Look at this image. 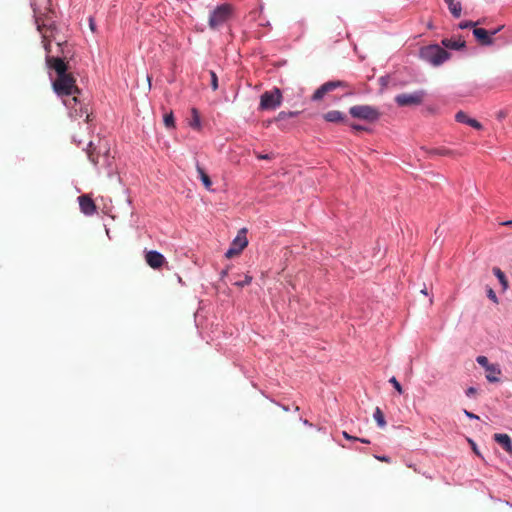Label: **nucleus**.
Here are the masks:
<instances>
[{
  "instance_id": "39448f33",
  "label": "nucleus",
  "mask_w": 512,
  "mask_h": 512,
  "mask_svg": "<svg viewBox=\"0 0 512 512\" xmlns=\"http://www.w3.org/2000/svg\"><path fill=\"white\" fill-rule=\"evenodd\" d=\"M233 14V8L230 4L224 3L217 6L209 16V27L218 29L223 26Z\"/></svg>"
},
{
  "instance_id": "f3484780",
  "label": "nucleus",
  "mask_w": 512,
  "mask_h": 512,
  "mask_svg": "<svg viewBox=\"0 0 512 512\" xmlns=\"http://www.w3.org/2000/svg\"><path fill=\"white\" fill-rule=\"evenodd\" d=\"M442 44L444 47H446L448 49L458 50L465 46V41L461 40L460 38H458V39L445 38L442 40Z\"/></svg>"
},
{
  "instance_id": "e433bc0d",
  "label": "nucleus",
  "mask_w": 512,
  "mask_h": 512,
  "mask_svg": "<svg viewBox=\"0 0 512 512\" xmlns=\"http://www.w3.org/2000/svg\"><path fill=\"white\" fill-rule=\"evenodd\" d=\"M464 414H465L468 418H470V419H479V416H478V415H476V414H474V413H472V412H469V411H467V410H464Z\"/></svg>"
},
{
  "instance_id": "aec40b11",
  "label": "nucleus",
  "mask_w": 512,
  "mask_h": 512,
  "mask_svg": "<svg viewBox=\"0 0 512 512\" xmlns=\"http://www.w3.org/2000/svg\"><path fill=\"white\" fill-rule=\"evenodd\" d=\"M196 170L198 172V175L205 186L207 190H211L212 187V181L209 177V175L205 172V170L197 163Z\"/></svg>"
},
{
  "instance_id": "a878e982",
  "label": "nucleus",
  "mask_w": 512,
  "mask_h": 512,
  "mask_svg": "<svg viewBox=\"0 0 512 512\" xmlns=\"http://www.w3.org/2000/svg\"><path fill=\"white\" fill-rule=\"evenodd\" d=\"M192 114H193V119L190 122V125L194 128H199L200 127V117L195 108L192 109Z\"/></svg>"
},
{
  "instance_id": "f704fd0d",
  "label": "nucleus",
  "mask_w": 512,
  "mask_h": 512,
  "mask_svg": "<svg viewBox=\"0 0 512 512\" xmlns=\"http://www.w3.org/2000/svg\"><path fill=\"white\" fill-rule=\"evenodd\" d=\"M507 114L508 113H507L506 110H500V111L497 112L496 117H497L498 120H503L504 118L507 117Z\"/></svg>"
},
{
  "instance_id": "bb28decb",
  "label": "nucleus",
  "mask_w": 512,
  "mask_h": 512,
  "mask_svg": "<svg viewBox=\"0 0 512 512\" xmlns=\"http://www.w3.org/2000/svg\"><path fill=\"white\" fill-rule=\"evenodd\" d=\"M476 361H477V363H478L479 365H481L482 367H484L486 371H487V370H488V368L492 365V364H490V363H489V361H488L487 357H485V356H478V357H477V359H476Z\"/></svg>"
},
{
  "instance_id": "a19ab883",
  "label": "nucleus",
  "mask_w": 512,
  "mask_h": 512,
  "mask_svg": "<svg viewBox=\"0 0 512 512\" xmlns=\"http://www.w3.org/2000/svg\"><path fill=\"white\" fill-rule=\"evenodd\" d=\"M228 274V271L225 269L221 272V276L225 277Z\"/></svg>"
},
{
  "instance_id": "58836bf2",
  "label": "nucleus",
  "mask_w": 512,
  "mask_h": 512,
  "mask_svg": "<svg viewBox=\"0 0 512 512\" xmlns=\"http://www.w3.org/2000/svg\"><path fill=\"white\" fill-rule=\"evenodd\" d=\"M477 392L476 388L474 387H469L467 390H466V395L468 397H471L472 395H474L475 393Z\"/></svg>"
},
{
  "instance_id": "4c0bfd02",
  "label": "nucleus",
  "mask_w": 512,
  "mask_h": 512,
  "mask_svg": "<svg viewBox=\"0 0 512 512\" xmlns=\"http://www.w3.org/2000/svg\"><path fill=\"white\" fill-rule=\"evenodd\" d=\"M375 458L381 462L390 463L391 459L388 456H375Z\"/></svg>"
},
{
  "instance_id": "37998d69",
  "label": "nucleus",
  "mask_w": 512,
  "mask_h": 512,
  "mask_svg": "<svg viewBox=\"0 0 512 512\" xmlns=\"http://www.w3.org/2000/svg\"><path fill=\"white\" fill-rule=\"evenodd\" d=\"M503 225H512V220L504 222Z\"/></svg>"
},
{
  "instance_id": "473e14b6",
  "label": "nucleus",
  "mask_w": 512,
  "mask_h": 512,
  "mask_svg": "<svg viewBox=\"0 0 512 512\" xmlns=\"http://www.w3.org/2000/svg\"><path fill=\"white\" fill-rule=\"evenodd\" d=\"M255 155L260 160H270L273 158V154H262V153L255 152Z\"/></svg>"
},
{
  "instance_id": "f03ea898",
  "label": "nucleus",
  "mask_w": 512,
  "mask_h": 512,
  "mask_svg": "<svg viewBox=\"0 0 512 512\" xmlns=\"http://www.w3.org/2000/svg\"><path fill=\"white\" fill-rule=\"evenodd\" d=\"M52 87L58 96H73L70 100L64 102L66 106L72 107V103H77L76 95L80 93V90L76 85L75 77L71 73L56 77L52 82Z\"/></svg>"
},
{
  "instance_id": "79ce46f5",
  "label": "nucleus",
  "mask_w": 512,
  "mask_h": 512,
  "mask_svg": "<svg viewBox=\"0 0 512 512\" xmlns=\"http://www.w3.org/2000/svg\"><path fill=\"white\" fill-rule=\"evenodd\" d=\"M471 444H472V446H473V450L475 451V453L479 454V453H478V451H477V448H476L475 444H474L472 441H471Z\"/></svg>"
},
{
  "instance_id": "6ab92c4d",
  "label": "nucleus",
  "mask_w": 512,
  "mask_h": 512,
  "mask_svg": "<svg viewBox=\"0 0 512 512\" xmlns=\"http://www.w3.org/2000/svg\"><path fill=\"white\" fill-rule=\"evenodd\" d=\"M444 2L447 4L450 13L455 18H459L461 16L462 6L460 2L455 0H444Z\"/></svg>"
},
{
  "instance_id": "f8f14e48",
  "label": "nucleus",
  "mask_w": 512,
  "mask_h": 512,
  "mask_svg": "<svg viewBox=\"0 0 512 512\" xmlns=\"http://www.w3.org/2000/svg\"><path fill=\"white\" fill-rule=\"evenodd\" d=\"M79 206L82 213L91 216L96 212V205L93 199L88 195H81L79 198Z\"/></svg>"
},
{
  "instance_id": "4468645a",
  "label": "nucleus",
  "mask_w": 512,
  "mask_h": 512,
  "mask_svg": "<svg viewBox=\"0 0 512 512\" xmlns=\"http://www.w3.org/2000/svg\"><path fill=\"white\" fill-rule=\"evenodd\" d=\"M455 119L459 123L467 124L474 129L481 130L483 128L482 124L476 119L470 118L465 112L459 111L455 115Z\"/></svg>"
},
{
  "instance_id": "72a5a7b5",
  "label": "nucleus",
  "mask_w": 512,
  "mask_h": 512,
  "mask_svg": "<svg viewBox=\"0 0 512 512\" xmlns=\"http://www.w3.org/2000/svg\"><path fill=\"white\" fill-rule=\"evenodd\" d=\"M475 25H476V23L473 22V21H465V22H461L459 24V28L460 29H466L468 27H474Z\"/></svg>"
},
{
  "instance_id": "ea45409f",
  "label": "nucleus",
  "mask_w": 512,
  "mask_h": 512,
  "mask_svg": "<svg viewBox=\"0 0 512 512\" xmlns=\"http://www.w3.org/2000/svg\"><path fill=\"white\" fill-rule=\"evenodd\" d=\"M354 93H355L354 90L349 89L344 95L349 96V95H353Z\"/></svg>"
},
{
  "instance_id": "c85d7f7f",
  "label": "nucleus",
  "mask_w": 512,
  "mask_h": 512,
  "mask_svg": "<svg viewBox=\"0 0 512 512\" xmlns=\"http://www.w3.org/2000/svg\"><path fill=\"white\" fill-rule=\"evenodd\" d=\"M389 382L393 385V387L395 388V390H396L399 394H402V393H403L402 386H401V384L398 382V380H397L395 377H391V378L389 379Z\"/></svg>"
},
{
  "instance_id": "20e7f679",
  "label": "nucleus",
  "mask_w": 512,
  "mask_h": 512,
  "mask_svg": "<svg viewBox=\"0 0 512 512\" xmlns=\"http://www.w3.org/2000/svg\"><path fill=\"white\" fill-rule=\"evenodd\" d=\"M419 54L422 60L432 64L433 66L441 65L450 56L445 49L437 44L422 47Z\"/></svg>"
},
{
  "instance_id": "412c9836",
  "label": "nucleus",
  "mask_w": 512,
  "mask_h": 512,
  "mask_svg": "<svg viewBox=\"0 0 512 512\" xmlns=\"http://www.w3.org/2000/svg\"><path fill=\"white\" fill-rule=\"evenodd\" d=\"M493 273L498 278L500 284L502 285L503 290H506L509 285H508V280H507L505 274L503 273V271L498 267H494Z\"/></svg>"
},
{
  "instance_id": "6e6552de",
  "label": "nucleus",
  "mask_w": 512,
  "mask_h": 512,
  "mask_svg": "<svg viewBox=\"0 0 512 512\" xmlns=\"http://www.w3.org/2000/svg\"><path fill=\"white\" fill-rule=\"evenodd\" d=\"M426 93L424 90H418L413 93H402L395 96V102L398 106H414L422 104Z\"/></svg>"
},
{
  "instance_id": "2eb2a0df",
  "label": "nucleus",
  "mask_w": 512,
  "mask_h": 512,
  "mask_svg": "<svg viewBox=\"0 0 512 512\" xmlns=\"http://www.w3.org/2000/svg\"><path fill=\"white\" fill-rule=\"evenodd\" d=\"M493 438L506 452L512 454V441L509 435L496 433Z\"/></svg>"
},
{
  "instance_id": "1a4fd4ad",
  "label": "nucleus",
  "mask_w": 512,
  "mask_h": 512,
  "mask_svg": "<svg viewBox=\"0 0 512 512\" xmlns=\"http://www.w3.org/2000/svg\"><path fill=\"white\" fill-rule=\"evenodd\" d=\"M337 88H349V84L341 80L328 81L322 84L312 95L313 101H320L323 97Z\"/></svg>"
},
{
  "instance_id": "9b49d317",
  "label": "nucleus",
  "mask_w": 512,
  "mask_h": 512,
  "mask_svg": "<svg viewBox=\"0 0 512 512\" xmlns=\"http://www.w3.org/2000/svg\"><path fill=\"white\" fill-rule=\"evenodd\" d=\"M145 260L152 269H160L166 262L165 257L154 250L146 252Z\"/></svg>"
},
{
  "instance_id": "a18cd8bd",
  "label": "nucleus",
  "mask_w": 512,
  "mask_h": 512,
  "mask_svg": "<svg viewBox=\"0 0 512 512\" xmlns=\"http://www.w3.org/2000/svg\"><path fill=\"white\" fill-rule=\"evenodd\" d=\"M421 292H422L423 294H425V295L427 294V290H426V289H423Z\"/></svg>"
},
{
  "instance_id": "393cba45",
  "label": "nucleus",
  "mask_w": 512,
  "mask_h": 512,
  "mask_svg": "<svg viewBox=\"0 0 512 512\" xmlns=\"http://www.w3.org/2000/svg\"><path fill=\"white\" fill-rule=\"evenodd\" d=\"M164 124L167 128H173L175 126L173 113H167L164 115Z\"/></svg>"
},
{
  "instance_id": "2f4dec72",
  "label": "nucleus",
  "mask_w": 512,
  "mask_h": 512,
  "mask_svg": "<svg viewBox=\"0 0 512 512\" xmlns=\"http://www.w3.org/2000/svg\"><path fill=\"white\" fill-rule=\"evenodd\" d=\"M487 296L494 303H498V298H497V296H496V294H495V292H494V290L492 288H489L487 290Z\"/></svg>"
},
{
  "instance_id": "0eeeda50",
  "label": "nucleus",
  "mask_w": 512,
  "mask_h": 512,
  "mask_svg": "<svg viewBox=\"0 0 512 512\" xmlns=\"http://www.w3.org/2000/svg\"><path fill=\"white\" fill-rule=\"evenodd\" d=\"M282 103V93L280 89L274 88L270 91H265L260 97V110H275Z\"/></svg>"
},
{
  "instance_id": "cd10ccee",
  "label": "nucleus",
  "mask_w": 512,
  "mask_h": 512,
  "mask_svg": "<svg viewBox=\"0 0 512 512\" xmlns=\"http://www.w3.org/2000/svg\"><path fill=\"white\" fill-rule=\"evenodd\" d=\"M343 436L347 439V440H354V441H360L362 443H365V444H369L370 441L368 439H365V438H358V437H354V436H351L350 434H348L346 431H343Z\"/></svg>"
},
{
  "instance_id": "7c9ffc66",
  "label": "nucleus",
  "mask_w": 512,
  "mask_h": 512,
  "mask_svg": "<svg viewBox=\"0 0 512 512\" xmlns=\"http://www.w3.org/2000/svg\"><path fill=\"white\" fill-rule=\"evenodd\" d=\"M251 281H252V277H251V276L246 275L244 280H241V281L236 282V283H235V285H237V286H239V287H244L245 285L250 284V283H251Z\"/></svg>"
},
{
  "instance_id": "7ed1b4c3",
  "label": "nucleus",
  "mask_w": 512,
  "mask_h": 512,
  "mask_svg": "<svg viewBox=\"0 0 512 512\" xmlns=\"http://www.w3.org/2000/svg\"><path fill=\"white\" fill-rule=\"evenodd\" d=\"M86 152L92 164L98 165L100 163V158H102L103 164L107 166L110 165V151L107 140L99 139L96 144L93 141H90L86 149Z\"/></svg>"
},
{
  "instance_id": "4be33fe9",
  "label": "nucleus",
  "mask_w": 512,
  "mask_h": 512,
  "mask_svg": "<svg viewBox=\"0 0 512 512\" xmlns=\"http://www.w3.org/2000/svg\"><path fill=\"white\" fill-rule=\"evenodd\" d=\"M373 417H374V419L377 422V425L379 427L384 428L386 426V421H385L384 414H383L382 410L379 407H377L375 409Z\"/></svg>"
},
{
  "instance_id": "c03bdc74",
  "label": "nucleus",
  "mask_w": 512,
  "mask_h": 512,
  "mask_svg": "<svg viewBox=\"0 0 512 512\" xmlns=\"http://www.w3.org/2000/svg\"><path fill=\"white\" fill-rule=\"evenodd\" d=\"M90 28L91 30H94V23L92 22V20H90Z\"/></svg>"
},
{
  "instance_id": "c756f323",
  "label": "nucleus",
  "mask_w": 512,
  "mask_h": 512,
  "mask_svg": "<svg viewBox=\"0 0 512 512\" xmlns=\"http://www.w3.org/2000/svg\"><path fill=\"white\" fill-rule=\"evenodd\" d=\"M211 76V87L215 91L218 89V78L214 71H210Z\"/></svg>"
},
{
  "instance_id": "dca6fc26",
  "label": "nucleus",
  "mask_w": 512,
  "mask_h": 512,
  "mask_svg": "<svg viewBox=\"0 0 512 512\" xmlns=\"http://www.w3.org/2000/svg\"><path fill=\"white\" fill-rule=\"evenodd\" d=\"M486 372H487L486 379L489 382L494 383V382L500 381L499 375L501 374V369L499 368V366L497 364H492Z\"/></svg>"
},
{
  "instance_id": "5701e85b",
  "label": "nucleus",
  "mask_w": 512,
  "mask_h": 512,
  "mask_svg": "<svg viewBox=\"0 0 512 512\" xmlns=\"http://www.w3.org/2000/svg\"><path fill=\"white\" fill-rule=\"evenodd\" d=\"M298 114H299V111H289V112L281 111L275 118V121H282L287 118L296 117Z\"/></svg>"
},
{
  "instance_id": "423d86ee",
  "label": "nucleus",
  "mask_w": 512,
  "mask_h": 512,
  "mask_svg": "<svg viewBox=\"0 0 512 512\" xmlns=\"http://www.w3.org/2000/svg\"><path fill=\"white\" fill-rule=\"evenodd\" d=\"M349 113L353 118L374 122L379 119L380 112L376 107L370 105H355L350 107Z\"/></svg>"
},
{
  "instance_id": "9d476101",
  "label": "nucleus",
  "mask_w": 512,
  "mask_h": 512,
  "mask_svg": "<svg viewBox=\"0 0 512 512\" xmlns=\"http://www.w3.org/2000/svg\"><path fill=\"white\" fill-rule=\"evenodd\" d=\"M248 245V240L246 237V230H241L236 238L233 240L230 248L225 253L226 258L230 259L237 255H239L242 250Z\"/></svg>"
},
{
  "instance_id": "f257e3e1",
  "label": "nucleus",
  "mask_w": 512,
  "mask_h": 512,
  "mask_svg": "<svg viewBox=\"0 0 512 512\" xmlns=\"http://www.w3.org/2000/svg\"><path fill=\"white\" fill-rule=\"evenodd\" d=\"M34 16L37 24V29L42 35V43L46 52V65L49 69H52L56 72L57 77L65 75L68 72V66L65 62L66 56H64V51L62 48V43H57L58 52L57 55H51V41L50 35L47 34V31L52 28V22H50L48 15H45V18H42V14L34 8Z\"/></svg>"
},
{
  "instance_id": "a211bd4d",
  "label": "nucleus",
  "mask_w": 512,
  "mask_h": 512,
  "mask_svg": "<svg viewBox=\"0 0 512 512\" xmlns=\"http://www.w3.org/2000/svg\"><path fill=\"white\" fill-rule=\"evenodd\" d=\"M323 117L327 122H332V123L341 122V121H344V119H345V115L342 112L337 111V110L328 111L327 113L324 114Z\"/></svg>"
},
{
  "instance_id": "b1692460",
  "label": "nucleus",
  "mask_w": 512,
  "mask_h": 512,
  "mask_svg": "<svg viewBox=\"0 0 512 512\" xmlns=\"http://www.w3.org/2000/svg\"><path fill=\"white\" fill-rule=\"evenodd\" d=\"M430 153L431 154L440 155V156H454L456 154L452 150H449V149L444 148V147L432 149V150H430Z\"/></svg>"
},
{
  "instance_id": "c9c22d12",
  "label": "nucleus",
  "mask_w": 512,
  "mask_h": 512,
  "mask_svg": "<svg viewBox=\"0 0 512 512\" xmlns=\"http://www.w3.org/2000/svg\"><path fill=\"white\" fill-rule=\"evenodd\" d=\"M351 128L356 131H367V128H365L361 125H358V124H351Z\"/></svg>"
},
{
  "instance_id": "ddd939ff",
  "label": "nucleus",
  "mask_w": 512,
  "mask_h": 512,
  "mask_svg": "<svg viewBox=\"0 0 512 512\" xmlns=\"http://www.w3.org/2000/svg\"><path fill=\"white\" fill-rule=\"evenodd\" d=\"M498 29L489 33L484 28H474L473 35L481 45H491L493 43L491 35H495Z\"/></svg>"
}]
</instances>
